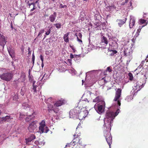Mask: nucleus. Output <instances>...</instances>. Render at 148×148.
I'll return each mask as SVG.
<instances>
[{
  "instance_id": "6e6552de",
  "label": "nucleus",
  "mask_w": 148,
  "mask_h": 148,
  "mask_svg": "<svg viewBox=\"0 0 148 148\" xmlns=\"http://www.w3.org/2000/svg\"><path fill=\"white\" fill-rule=\"evenodd\" d=\"M104 136L106 137V141L110 148L112 143V138L111 134L108 131H106L105 132Z\"/></svg>"
},
{
  "instance_id": "f8f14e48",
  "label": "nucleus",
  "mask_w": 148,
  "mask_h": 148,
  "mask_svg": "<svg viewBox=\"0 0 148 148\" xmlns=\"http://www.w3.org/2000/svg\"><path fill=\"white\" fill-rule=\"evenodd\" d=\"M7 39L5 38V36L1 34L0 33V45L3 47L4 48L5 45L7 42Z\"/></svg>"
},
{
  "instance_id": "473e14b6",
  "label": "nucleus",
  "mask_w": 148,
  "mask_h": 148,
  "mask_svg": "<svg viewBox=\"0 0 148 148\" xmlns=\"http://www.w3.org/2000/svg\"><path fill=\"white\" fill-rule=\"evenodd\" d=\"M54 25L56 27L57 29L60 28L61 27V24L60 23L54 24Z\"/></svg>"
},
{
  "instance_id": "6e6d98bb",
  "label": "nucleus",
  "mask_w": 148,
  "mask_h": 148,
  "mask_svg": "<svg viewBox=\"0 0 148 148\" xmlns=\"http://www.w3.org/2000/svg\"><path fill=\"white\" fill-rule=\"evenodd\" d=\"M47 75H46V74H45L43 76L42 79H43V78H44V77H47Z\"/></svg>"
},
{
  "instance_id": "f03ea898",
  "label": "nucleus",
  "mask_w": 148,
  "mask_h": 148,
  "mask_svg": "<svg viewBox=\"0 0 148 148\" xmlns=\"http://www.w3.org/2000/svg\"><path fill=\"white\" fill-rule=\"evenodd\" d=\"M80 112V108L78 107L71 110L69 112L70 118H77L78 114Z\"/></svg>"
},
{
  "instance_id": "0e129e2a",
  "label": "nucleus",
  "mask_w": 148,
  "mask_h": 148,
  "mask_svg": "<svg viewBox=\"0 0 148 148\" xmlns=\"http://www.w3.org/2000/svg\"><path fill=\"white\" fill-rule=\"evenodd\" d=\"M71 49H72V50L74 52H75V49H74L73 48V47L72 48H71Z\"/></svg>"
},
{
  "instance_id": "5701e85b",
  "label": "nucleus",
  "mask_w": 148,
  "mask_h": 148,
  "mask_svg": "<svg viewBox=\"0 0 148 148\" xmlns=\"http://www.w3.org/2000/svg\"><path fill=\"white\" fill-rule=\"evenodd\" d=\"M36 137L34 135L31 134L28 138L26 139L25 140L27 142H29L34 139Z\"/></svg>"
},
{
  "instance_id": "bf43d9fd",
  "label": "nucleus",
  "mask_w": 148,
  "mask_h": 148,
  "mask_svg": "<svg viewBox=\"0 0 148 148\" xmlns=\"http://www.w3.org/2000/svg\"><path fill=\"white\" fill-rule=\"evenodd\" d=\"M44 66V64L43 62H42V67L43 68Z\"/></svg>"
},
{
  "instance_id": "49530a36",
  "label": "nucleus",
  "mask_w": 148,
  "mask_h": 148,
  "mask_svg": "<svg viewBox=\"0 0 148 148\" xmlns=\"http://www.w3.org/2000/svg\"><path fill=\"white\" fill-rule=\"evenodd\" d=\"M61 8H66L67 5H63L62 4H61L59 6Z\"/></svg>"
},
{
  "instance_id": "5fc2aeb1",
  "label": "nucleus",
  "mask_w": 148,
  "mask_h": 148,
  "mask_svg": "<svg viewBox=\"0 0 148 148\" xmlns=\"http://www.w3.org/2000/svg\"><path fill=\"white\" fill-rule=\"evenodd\" d=\"M139 35V33L136 32V33L135 34V36H136V37L138 36Z\"/></svg>"
},
{
  "instance_id": "79ce46f5",
  "label": "nucleus",
  "mask_w": 148,
  "mask_h": 148,
  "mask_svg": "<svg viewBox=\"0 0 148 148\" xmlns=\"http://www.w3.org/2000/svg\"><path fill=\"white\" fill-rule=\"evenodd\" d=\"M18 99V96L17 94L15 95L13 97V100H16Z\"/></svg>"
},
{
  "instance_id": "20e7f679",
  "label": "nucleus",
  "mask_w": 148,
  "mask_h": 148,
  "mask_svg": "<svg viewBox=\"0 0 148 148\" xmlns=\"http://www.w3.org/2000/svg\"><path fill=\"white\" fill-rule=\"evenodd\" d=\"M122 89L120 88L117 89L115 92V95L114 99V101H117V104L119 106H120L121 101L120 98L121 95Z\"/></svg>"
},
{
  "instance_id": "dca6fc26",
  "label": "nucleus",
  "mask_w": 148,
  "mask_h": 148,
  "mask_svg": "<svg viewBox=\"0 0 148 148\" xmlns=\"http://www.w3.org/2000/svg\"><path fill=\"white\" fill-rule=\"evenodd\" d=\"M56 16L57 14L55 12H54L53 14L50 15L49 19L50 21L52 23L53 22L56 20Z\"/></svg>"
},
{
  "instance_id": "9b49d317",
  "label": "nucleus",
  "mask_w": 148,
  "mask_h": 148,
  "mask_svg": "<svg viewBox=\"0 0 148 148\" xmlns=\"http://www.w3.org/2000/svg\"><path fill=\"white\" fill-rule=\"evenodd\" d=\"M36 124V121H32L31 123H30L29 126L28 127V130L29 132H34V130L37 127Z\"/></svg>"
},
{
  "instance_id": "2eb2a0df",
  "label": "nucleus",
  "mask_w": 148,
  "mask_h": 148,
  "mask_svg": "<svg viewBox=\"0 0 148 148\" xmlns=\"http://www.w3.org/2000/svg\"><path fill=\"white\" fill-rule=\"evenodd\" d=\"M64 104V101L62 99L57 101L54 104V106L56 107H58L61 106Z\"/></svg>"
},
{
  "instance_id": "0eeeda50",
  "label": "nucleus",
  "mask_w": 148,
  "mask_h": 148,
  "mask_svg": "<svg viewBox=\"0 0 148 148\" xmlns=\"http://www.w3.org/2000/svg\"><path fill=\"white\" fill-rule=\"evenodd\" d=\"M88 114L86 110H83L82 108H80V112L78 114L77 118L79 120H83L85 118Z\"/></svg>"
},
{
  "instance_id": "a18cd8bd",
  "label": "nucleus",
  "mask_w": 148,
  "mask_h": 148,
  "mask_svg": "<svg viewBox=\"0 0 148 148\" xmlns=\"http://www.w3.org/2000/svg\"><path fill=\"white\" fill-rule=\"evenodd\" d=\"M106 71H108L109 73L111 72L112 71V70L110 66L108 67L106 69Z\"/></svg>"
},
{
  "instance_id": "4c0bfd02",
  "label": "nucleus",
  "mask_w": 148,
  "mask_h": 148,
  "mask_svg": "<svg viewBox=\"0 0 148 148\" xmlns=\"http://www.w3.org/2000/svg\"><path fill=\"white\" fill-rule=\"evenodd\" d=\"M22 105L24 107V108H26L29 107V105L26 103H23L22 104Z\"/></svg>"
},
{
  "instance_id": "7ed1b4c3",
  "label": "nucleus",
  "mask_w": 148,
  "mask_h": 148,
  "mask_svg": "<svg viewBox=\"0 0 148 148\" xmlns=\"http://www.w3.org/2000/svg\"><path fill=\"white\" fill-rule=\"evenodd\" d=\"M105 105V102L102 101H101V103L96 104L94 106V108L98 113L101 114L103 112Z\"/></svg>"
},
{
  "instance_id": "e2e57ef3",
  "label": "nucleus",
  "mask_w": 148,
  "mask_h": 148,
  "mask_svg": "<svg viewBox=\"0 0 148 148\" xmlns=\"http://www.w3.org/2000/svg\"><path fill=\"white\" fill-rule=\"evenodd\" d=\"M28 51H30V48L29 47L28 48Z\"/></svg>"
},
{
  "instance_id": "412c9836",
  "label": "nucleus",
  "mask_w": 148,
  "mask_h": 148,
  "mask_svg": "<svg viewBox=\"0 0 148 148\" xmlns=\"http://www.w3.org/2000/svg\"><path fill=\"white\" fill-rule=\"evenodd\" d=\"M138 84L136 83V85L134 86L133 89L135 92H137L138 91L140 90L142 88V86H140Z\"/></svg>"
},
{
  "instance_id": "4be33fe9",
  "label": "nucleus",
  "mask_w": 148,
  "mask_h": 148,
  "mask_svg": "<svg viewBox=\"0 0 148 148\" xmlns=\"http://www.w3.org/2000/svg\"><path fill=\"white\" fill-rule=\"evenodd\" d=\"M144 78H141L139 80H138L137 82V83L140 86H142V88H143L144 86V85L145 84V82H143V80L144 79Z\"/></svg>"
},
{
  "instance_id": "09e8293b",
  "label": "nucleus",
  "mask_w": 148,
  "mask_h": 148,
  "mask_svg": "<svg viewBox=\"0 0 148 148\" xmlns=\"http://www.w3.org/2000/svg\"><path fill=\"white\" fill-rule=\"evenodd\" d=\"M40 57L41 60L42 61V62H43V56L42 55H41L40 56Z\"/></svg>"
},
{
  "instance_id": "72a5a7b5",
  "label": "nucleus",
  "mask_w": 148,
  "mask_h": 148,
  "mask_svg": "<svg viewBox=\"0 0 148 148\" xmlns=\"http://www.w3.org/2000/svg\"><path fill=\"white\" fill-rule=\"evenodd\" d=\"M44 32V29H42L39 32L37 36L38 37H41L42 34Z\"/></svg>"
},
{
  "instance_id": "f3484780",
  "label": "nucleus",
  "mask_w": 148,
  "mask_h": 148,
  "mask_svg": "<svg viewBox=\"0 0 148 148\" xmlns=\"http://www.w3.org/2000/svg\"><path fill=\"white\" fill-rule=\"evenodd\" d=\"M126 18L123 20L121 19H117L116 21L118 22V25L119 26L121 27L124 24L126 21Z\"/></svg>"
},
{
  "instance_id": "c85d7f7f",
  "label": "nucleus",
  "mask_w": 148,
  "mask_h": 148,
  "mask_svg": "<svg viewBox=\"0 0 148 148\" xmlns=\"http://www.w3.org/2000/svg\"><path fill=\"white\" fill-rule=\"evenodd\" d=\"M4 122H8L9 121H10L11 119H12L13 118L11 117L10 116H6L5 117H3Z\"/></svg>"
},
{
  "instance_id": "ddd939ff",
  "label": "nucleus",
  "mask_w": 148,
  "mask_h": 148,
  "mask_svg": "<svg viewBox=\"0 0 148 148\" xmlns=\"http://www.w3.org/2000/svg\"><path fill=\"white\" fill-rule=\"evenodd\" d=\"M59 109L58 108H55L52 110H49V112L52 114V115L54 116H57L59 114Z\"/></svg>"
},
{
  "instance_id": "ea45409f",
  "label": "nucleus",
  "mask_w": 148,
  "mask_h": 148,
  "mask_svg": "<svg viewBox=\"0 0 148 148\" xmlns=\"http://www.w3.org/2000/svg\"><path fill=\"white\" fill-rule=\"evenodd\" d=\"M75 35L77 36V37H78V38H82V36L81 33H79L77 35V34H76Z\"/></svg>"
},
{
  "instance_id": "69168bd1",
  "label": "nucleus",
  "mask_w": 148,
  "mask_h": 148,
  "mask_svg": "<svg viewBox=\"0 0 148 148\" xmlns=\"http://www.w3.org/2000/svg\"><path fill=\"white\" fill-rule=\"evenodd\" d=\"M71 49H72V50L74 52H75V49H74L73 48V47L72 48H71Z\"/></svg>"
},
{
  "instance_id": "052dcab7",
  "label": "nucleus",
  "mask_w": 148,
  "mask_h": 148,
  "mask_svg": "<svg viewBox=\"0 0 148 148\" xmlns=\"http://www.w3.org/2000/svg\"><path fill=\"white\" fill-rule=\"evenodd\" d=\"M28 54L29 55L31 54V51H28Z\"/></svg>"
},
{
  "instance_id": "39448f33",
  "label": "nucleus",
  "mask_w": 148,
  "mask_h": 148,
  "mask_svg": "<svg viewBox=\"0 0 148 148\" xmlns=\"http://www.w3.org/2000/svg\"><path fill=\"white\" fill-rule=\"evenodd\" d=\"M13 77V75L10 73H4L2 75L0 74V78L2 80L6 81H9Z\"/></svg>"
},
{
  "instance_id": "aec40b11",
  "label": "nucleus",
  "mask_w": 148,
  "mask_h": 148,
  "mask_svg": "<svg viewBox=\"0 0 148 148\" xmlns=\"http://www.w3.org/2000/svg\"><path fill=\"white\" fill-rule=\"evenodd\" d=\"M29 1H28L27 3V4H28V5L29 6V8H30V6L31 5H32L33 6V8L32 9H31V10H30V12H32L37 8V7L36 6V4H35L34 3H29Z\"/></svg>"
},
{
  "instance_id": "f257e3e1",
  "label": "nucleus",
  "mask_w": 148,
  "mask_h": 148,
  "mask_svg": "<svg viewBox=\"0 0 148 148\" xmlns=\"http://www.w3.org/2000/svg\"><path fill=\"white\" fill-rule=\"evenodd\" d=\"M145 63V61H142L140 64L137 68L135 70L136 73L138 72V73H137V77L142 75V78H145L147 79L148 76V69L143 68V65Z\"/></svg>"
},
{
  "instance_id": "de8ad7c7",
  "label": "nucleus",
  "mask_w": 148,
  "mask_h": 148,
  "mask_svg": "<svg viewBox=\"0 0 148 148\" xmlns=\"http://www.w3.org/2000/svg\"><path fill=\"white\" fill-rule=\"evenodd\" d=\"M25 115L20 114V118H24L25 117Z\"/></svg>"
},
{
  "instance_id": "338daca9",
  "label": "nucleus",
  "mask_w": 148,
  "mask_h": 148,
  "mask_svg": "<svg viewBox=\"0 0 148 148\" xmlns=\"http://www.w3.org/2000/svg\"><path fill=\"white\" fill-rule=\"evenodd\" d=\"M71 49H72V50L74 52H75V49H74L73 48V47L72 48H71Z\"/></svg>"
},
{
  "instance_id": "cd10ccee",
  "label": "nucleus",
  "mask_w": 148,
  "mask_h": 148,
  "mask_svg": "<svg viewBox=\"0 0 148 148\" xmlns=\"http://www.w3.org/2000/svg\"><path fill=\"white\" fill-rule=\"evenodd\" d=\"M36 81H34L33 82V90H34V93L37 92L36 88L38 86L37 85L35 84Z\"/></svg>"
},
{
  "instance_id": "a878e982",
  "label": "nucleus",
  "mask_w": 148,
  "mask_h": 148,
  "mask_svg": "<svg viewBox=\"0 0 148 148\" xmlns=\"http://www.w3.org/2000/svg\"><path fill=\"white\" fill-rule=\"evenodd\" d=\"M69 33H67L64 34L63 36V39L64 41L66 42H68L69 41Z\"/></svg>"
},
{
  "instance_id": "c756f323",
  "label": "nucleus",
  "mask_w": 148,
  "mask_h": 148,
  "mask_svg": "<svg viewBox=\"0 0 148 148\" xmlns=\"http://www.w3.org/2000/svg\"><path fill=\"white\" fill-rule=\"evenodd\" d=\"M108 52H112L110 54V56H113L117 53V51L116 50H113L112 49H110V48H108Z\"/></svg>"
},
{
  "instance_id": "f704fd0d",
  "label": "nucleus",
  "mask_w": 148,
  "mask_h": 148,
  "mask_svg": "<svg viewBox=\"0 0 148 148\" xmlns=\"http://www.w3.org/2000/svg\"><path fill=\"white\" fill-rule=\"evenodd\" d=\"M128 76L129 77V79L130 81H132L133 78V76L132 74L131 73H128Z\"/></svg>"
},
{
  "instance_id": "58836bf2",
  "label": "nucleus",
  "mask_w": 148,
  "mask_h": 148,
  "mask_svg": "<svg viewBox=\"0 0 148 148\" xmlns=\"http://www.w3.org/2000/svg\"><path fill=\"white\" fill-rule=\"evenodd\" d=\"M47 30L45 33V35H48L51 32V29L49 28L48 29H47Z\"/></svg>"
},
{
  "instance_id": "774afa93",
  "label": "nucleus",
  "mask_w": 148,
  "mask_h": 148,
  "mask_svg": "<svg viewBox=\"0 0 148 148\" xmlns=\"http://www.w3.org/2000/svg\"><path fill=\"white\" fill-rule=\"evenodd\" d=\"M71 49H72V50L74 52H75V49H74L73 48V47L72 48H71Z\"/></svg>"
},
{
  "instance_id": "4468645a",
  "label": "nucleus",
  "mask_w": 148,
  "mask_h": 148,
  "mask_svg": "<svg viewBox=\"0 0 148 148\" xmlns=\"http://www.w3.org/2000/svg\"><path fill=\"white\" fill-rule=\"evenodd\" d=\"M78 135H76V134L74 135V138L73 140V143H75L74 144H75V143H79V144L82 145L79 137H78Z\"/></svg>"
},
{
  "instance_id": "37998d69",
  "label": "nucleus",
  "mask_w": 148,
  "mask_h": 148,
  "mask_svg": "<svg viewBox=\"0 0 148 148\" xmlns=\"http://www.w3.org/2000/svg\"><path fill=\"white\" fill-rule=\"evenodd\" d=\"M25 88V87L24 88ZM23 87L21 89V95L23 96L24 95L25 92V90L24 91L23 90Z\"/></svg>"
},
{
  "instance_id": "393cba45",
  "label": "nucleus",
  "mask_w": 148,
  "mask_h": 148,
  "mask_svg": "<svg viewBox=\"0 0 148 148\" xmlns=\"http://www.w3.org/2000/svg\"><path fill=\"white\" fill-rule=\"evenodd\" d=\"M8 52L9 53L10 55L12 58L15 57V53L13 50L10 49V50H8Z\"/></svg>"
},
{
  "instance_id": "c03bdc74",
  "label": "nucleus",
  "mask_w": 148,
  "mask_h": 148,
  "mask_svg": "<svg viewBox=\"0 0 148 148\" xmlns=\"http://www.w3.org/2000/svg\"><path fill=\"white\" fill-rule=\"evenodd\" d=\"M4 122L3 117H0V124H2Z\"/></svg>"
},
{
  "instance_id": "a19ab883",
  "label": "nucleus",
  "mask_w": 148,
  "mask_h": 148,
  "mask_svg": "<svg viewBox=\"0 0 148 148\" xmlns=\"http://www.w3.org/2000/svg\"><path fill=\"white\" fill-rule=\"evenodd\" d=\"M32 63H33V65H34V61H35V56L34 55V53H33L32 55Z\"/></svg>"
},
{
  "instance_id": "423d86ee",
  "label": "nucleus",
  "mask_w": 148,
  "mask_h": 148,
  "mask_svg": "<svg viewBox=\"0 0 148 148\" xmlns=\"http://www.w3.org/2000/svg\"><path fill=\"white\" fill-rule=\"evenodd\" d=\"M40 125L39 130L42 133L43 132L47 133L48 132L49 129L48 127L47 126L45 127V120H43L40 123Z\"/></svg>"
},
{
  "instance_id": "1a4fd4ad",
  "label": "nucleus",
  "mask_w": 148,
  "mask_h": 148,
  "mask_svg": "<svg viewBox=\"0 0 148 148\" xmlns=\"http://www.w3.org/2000/svg\"><path fill=\"white\" fill-rule=\"evenodd\" d=\"M104 126L106 127L107 129L108 128V129L111 130L113 121L109 120L107 118H105L104 119Z\"/></svg>"
},
{
  "instance_id": "680f3d73",
  "label": "nucleus",
  "mask_w": 148,
  "mask_h": 148,
  "mask_svg": "<svg viewBox=\"0 0 148 148\" xmlns=\"http://www.w3.org/2000/svg\"><path fill=\"white\" fill-rule=\"evenodd\" d=\"M125 2H124H124H122V3H121V5H124L125 4Z\"/></svg>"
},
{
  "instance_id": "a211bd4d",
  "label": "nucleus",
  "mask_w": 148,
  "mask_h": 148,
  "mask_svg": "<svg viewBox=\"0 0 148 148\" xmlns=\"http://www.w3.org/2000/svg\"><path fill=\"white\" fill-rule=\"evenodd\" d=\"M25 75L24 73H22L21 74L20 78H19L17 81H16V82H23L25 80Z\"/></svg>"
},
{
  "instance_id": "c9c22d12",
  "label": "nucleus",
  "mask_w": 148,
  "mask_h": 148,
  "mask_svg": "<svg viewBox=\"0 0 148 148\" xmlns=\"http://www.w3.org/2000/svg\"><path fill=\"white\" fill-rule=\"evenodd\" d=\"M48 110L49 111V110H52L53 108V106L51 104H49L48 105Z\"/></svg>"
},
{
  "instance_id": "9d476101",
  "label": "nucleus",
  "mask_w": 148,
  "mask_h": 148,
  "mask_svg": "<svg viewBox=\"0 0 148 148\" xmlns=\"http://www.w3.org/2000/svg\"><path fill=\"white\" fill-rule=\"evenodd\" d=\"M117 112L114 113L113 112H107L106 115V118H107L108 119L111 120L112 121H113V119L118 114H116Z\"/></svg>"
},
{
  "instance_id": "2f4dec72",
  "label": "nucleus",
  "mask_w": 148,
  "mask_h": 148,
  "mask_svg": "<svg viewBox=\"0 0 148 148\" xmlns=\"http://www.w3.org/2000/svg\"><path fill=\"white\" fill-rule=\"evenodd\" d=\"M100 97L98 96L93 100V101L94 102H99L100 101Z\"/></svg>"
},
{
  "instance_id": "603ef678",
  "label": "nucleus",
  "mask_w": 148,
  "mask_h": 148,
  "mask_svg": "<svg viewBox=\"0 0 148 148\" xmlns=\"http://www.w3.org/2000/svg\"><path fill=\"white\" fill-rule=\"evenodd\" d=\"M38 1H39V0H37V1H36L35 2H33V3H34L35 4H36V3H38V5H39V3H38Z\"/></svg>"
},
{
  "instance_id": "13d9d810",
  "label": "nucleus",
  "mask_w": 148,
  "mask_h": 148,
  "mask_svg": "<svg viewBox=\"0 0 148 148\" xmlns=\"http://www.w3.org/2000/svg\"><path fill=\"white\" fill-rule=\"evenodd\" d=\"M16 81H17V80H14V82H15V84H17L18 83V82H16Z\"/></svg>"
},
{
  "instance_id": "7c9ffc66",
  "label": "nucleus",
  "mask_w": 148,
  "mask_h": 148,
  "mask_svg": "<svg viewBox=\"0 0 148 148\" xmlns=\"http://www.w3.org/2000/svg\"><path fill=\"white\" fill-rule=\"evenodd\" d=\"M130 51L127 48L125 49L124 50V53L125 56H127L130 54Z\"/></svg>"
},
{
  "instance_id": "8fccbe9b",
  "label": "nucleus",
  "mask_w": 148,
  "mask_h": 148,
  "mask_svg": "<svg viewBox=\"0 0 148 148\" xmlns=\"http://www.w3.org/2000/svg\"><path fill=\"white\" fill-rule=\"evenodd\" d=\"M77 40L78 41H79V42H82V40L80 39V38H78V37H77Z\"/></svg>"
},
{
  "instance_id": "4d7b16f0",
  "label": "nucleus",
  "mask_w": 148,
  "mask_h": 148,
  "mask_svg": "<svg viewBox=\"0 0 148 148\" xmlns=\"http://www.w3.org/2000/svg\"><path fill=\"white\" fill-rule=\"evenodd\" d=\"M145 65L147 66L148 67V60L146 61L145 63Z\"/></svg>"
},
{
  "instance_id": "b1692460",
  "label": "nucleus",
  "mask_w": 148,
  "mask_h": 148,
  "mask_svg": "<svg viewBox=\"0 0 148 148\" xmlns=\"http://www.w3.org/2000/svg\"><path fill=\"white\" fill-rule=\"evenodd\" d=\"M135 23V20L134 19L131 18L130 19L129 26L130 28H132L134 25Z\"/></svg>"
},
{
  "instance_id": "e433bc0d",
  "label": "nucleus",
  "mask_w": 148,
  "mask_h": 148,
  "mask_svg": "<svg viewBox=\"0 0 148 148\" xmlns=\"http://www.w3.org/2000/svg\"><path fill=\"white\" fill-rule=\"evenodd\" d=\"M139 22L141 24H143L145 23V25H146L147 24V23H146V20L143 19H140L139 20Z\"/></svg>"
},
{
  "instance_id": "6ab92c4d",
  "label": "nucleus",
  "mask_w": 148,
  "mask_h": 148,
  "mask_svg": "<svg viewBox=\"0 0 148 148\" xmlns=\"http://www.w3.org/2000/svg\"><path fill=\"white\" fill-rule=\"evenodd\" d=\"M34 112L32 113V115L29 114L27 117L25 119V120L27 122H29L32 120L33 117L34 116Z\"/></svg>"
},
{
  "instance_id": "864d4df0",
  "label": "nucleus",
  "mask_w": 148,
  "mask_h": 148,
  "mask_svg": "<svg viewBox=\"0 0 148 148\" xmlns=\"http://www.w3.org/2000/svg\"><path fill=\"white\" fill-rule=\"evenodd\" d=\"M141 29L140 28H139V29H137V32H138V33H139L141 31Z\"/></svg>"
},
{
  "instance_id": "bb28decb",
  "label": "nucleus",
  "mask_w": 148,
  "mask_h": 148,
  "mask_svg": "<svg viewBox=\"0 0 148 148\" xmlns=\"http://www.w3.org/2000/svg\"><path fill=\"white\" fill-rule=\"evenodd\" d=\"M101 42L107 45L108 42L107 38L106 37L103 36L101 38Z\"/></svg>"
},
{
  "instance_id": "3c124183",
  "label": "nucleus",
  "mask_w": 148,
  "mask_h": 148,
  "mask_svg": "<svg viewBox=\"0 0 148 148\" xmlns=\"http://www.w3.org/2000/svg\"><path fill=\"white\" fill-rule=\"evenodd\" d=\"M70 57V58L71 59H73L74 58L73 55L72 53H71Z\"/></svg>"
}]
</instances>
